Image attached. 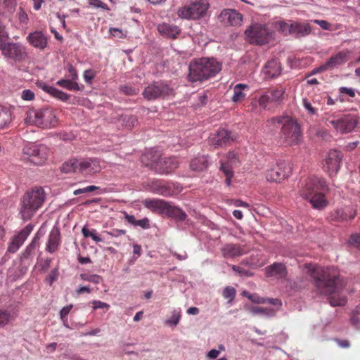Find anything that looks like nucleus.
<instances>
[{"mask_svg":"<svg viewBox=\"0 0 360 360\" xmlns=\"http://www.w3.org/2000/svg\"><path fill=\"white\" fill-rule=\"evenodd\" d=\"M236 290L233 287L227 286L223 290L222 295L225 299H228V302L230 304L235 299Z\"/></svg>","mask_w":360,"mask_h":360,"instance_id":"79ce46f5","label":"nucleus"},{"mask_svg":"<svg viewBox=\"0 0 360 360\" xmlns=\"http://www.w3.org/2000/svg\"><path fill=\"white\" fill-rule=\"evenodd\" d=\"M32 229L33 226L30 224H27L17 235L14 236L8 244V251L11 253L16 252L30 234Z\"/></svg>","mask_w":360,"mask_h":360,"instance_id":"aec40b11","label":"nucleus"},{"mask_svg":"<svg viewBox=\"0 0 360 360\" xmlns=\"http://www.w3.org/2000/svg\"><path fill=\"white\" fill-rule=\"evenodd\" d=\"M158 32L165 37L174 39L180 33V28L172 24L162 23L158 25Z\"/></svg>","mask_w":360,"mask_h":360,"instance_id":"7c9ffc66","label":"nucleus"},{"mask_svg":"<svg viewBox=\"0 0 360 360\" xmlns=\"http://www.w3.org/2000/svg\"><path fill=\"white\" fill-rule=\"evenodd\" d=\"M341 160V152L336 150H330L323 164L324 170L330 176L335 175L340 169Z\"/></svg>","mask_w":360,"mask_h":360,"instance_id":"f3484780","label":"nucleus"},{"mask_svg":"<svg viewBox=\"0 0 360 360\" xmlns=\"http://www.w3.org/2000/svg\"><path fill=\"white\" fill-rule=\"evenodd\" d=\"M17 314L8 310L0 309V327H4L15 320Z\"/></svg>","mask_w":360,"mask_h":360,"instance_id":"c9c22d12","label":"nucleus"},{"mask_svg":"<svg viewBox=\"0 0 360 360\" xmlns=\"http://www.w3.org/2000/svg\"><path fill=\"white\" fill-rule=\"evenodd\" d=\"M136 226H140L143 229H148L150 227L149 220L148 218L137 220Z\"/></svg>","mask_w":360,"mask_h":360,"instance_id":"0e129e2a","label":"nucleus"},{"mask_svg":"<svg viewBox=\"0 0 360 360\" xmlns=\"http://www.w3.org/2000/svg\"><path fill=\"white\" fill-rule=\"evenodd\" d=\"M96 189H98V187H96L95 186H86V187L83 188H79V189L75 190L73 192V194L75 195H77L82 194V193H88V192H92V191H94Z\"/></svg>","mask_w":360,"mask_h":360,"instance_id":"3c124183","label":"nucleus"},{"mask_svg":"<svg viewBox=\"0 0 360 360\" xmlns=\"http://www.w3.org/2000/svg\"><path fill=\"white\" fill-rule=\"evenodd\" d=\"M119 122H121L122 126H124L126 128L131 129L135 126L136 123L137 122V120L136 117L133 115H122L119 118Z\"/></svg>","mask_w":360,"mask_h":360,"instance_id":"e433bc0d","label":"nucleus"},{"mask_svg":"<svg viewBox=\"0 0 360 360\" xmlns=\"http://www.w3.org/2000/svg\"><path fill=\"white\" fill-rule=\"evenodd\" d=\"M72 308V304L67 305L64 307L60 311V316L63 322L64 323V325L69 328L68 325V320H67V316L70 313V310Z\"/></svg>","mask_w":360,"mask_h":360,"instance_id":"37998d69","label":"nucleus"},{"mask_svg":"<svg viewBox=\"0 0 360 360\" xmlns=\"http://www.w3.org/2000/svg\"><path fill=\"white\" fill-rule=\"evenodd\" d=\"M238 162V156L235 152H229L227 155L226 161H220V170L224 174L225 183L230 186L233 177L232 167L236 166Z\"/></svg>","mask_w":360,"mask_h":360,"instance_id":"6ab92c4d","label":"nucleus"},{"mask_svg":"<svg viewBox=\"0 0 360 360\" xmlns=\"http://www.w3.org/2000/svg\"><path fill=\"white\" fill-rule=\"evenodd\" d=\"M349 243L360 250V233H353L349 238Z\"/></svg>","mask_w":360,"mask_h":360,"instance_id":"c03bdc74","label":"nucleus"},{"mask_svg":"<svg viewBox=\"0 0 360 360\" xmlns=\"http://www.w3.org/2000/svg\"><path fill=\"white\" fill-rule=\"evenodd\" d=\"M61 169L65 173L75 172L79 173V160L71 159L64 162Z\"/></svg>","mask_w":360,"mask_h":360,"instance_id":"f704fd0d","label":"nucleus"},{"mask_svg":"<svg viewBox=\"0 0 360 360\" xmlns=\"http://www.w3.org/2000/svg\"><path fill=\"white\" fill-rule=\"evenodd\" d=\"M356 215V210L351 206L338 208L332 213L333 219L338 221L352 220Z\"/></svg>","mask_w":360,"mask_h":360,"instance_id":"b1692460","label":"nucleus"},{"mask_svg":"<svg viewBox=\"0 0 360 360\" xmlns=\"http://www.w3.org/2000/svg\"><path fill=\"white\" fill-rule=\"evenodd\" d=\"M348 51H340L330 57L323 64L312 70V74L331 70L345 64L349 60Z\"/></svg>","mask_w":360,"mask_h":360,"instance_id":"dca6fc26","label":"nucleus"},{"mask_svg":"<svg viewBox=\"0 0 360 360\" xmlns=\"http://www.w3.org/2000/svg\"><path fill=\"white\" fill-rule=\"evenodd\" d=\"M322 191H319V192L311 195L310 197L307 198V200H309L312 207L315 209H323L328 204L325 195L322 193Z\"/></svg>","mask_w":360,"mask_h":360,"instance_id":"2f4dec72","label":"nucleus"},{"mask_svg":"<svg viewBox=\"0 0 360 360\" xmlns=\"http://www.w3.org/2000/svg\"><path fill=\"white\" fill-rule=\"evenodd\" d=\"M101 170L100 162L97 158L79 160V173L93 174Z\"/></svg>","mask_w":360,"mask_h":360,"instance_id":"412c9836","label":"nucleus"},{"mask_svg":"<svg viewBox=\"0 0 360 360\" xmlns=\"http://www.w3.org/2000/svg\"><path fill=\"white\" fill-rule=\"evenodd\" d=\"M221 63L214 58H201L189 65L188 79L191 82H202L214 77L221 70Z\"/></svg>","mask_w":360,"mask_h":360,"instance_id":"7ed1b4c3","label":"nucleus"},{"mask_svg":"<svg viewBox=\"0 0 360 360\" xmlns=\"http://www.w3.org/2000/svg\"><path fill=\"white\" fill-rule=\"evenodd\" d=\"M327 188V185L324 179L317 176H308L302 181L300 187V195L302 198L307 199L311 195L324 191Z\"/></svg>","mask_w":360,"mask_h":360,"instance_id":"2eb2a0df","label":"nucleus"},{"mask_svg":"<svg viewBox=\"0 0 360 360\" xmlns=\"http://www.w3.org/2000/svg\"><path fill=\"white\" fill-rule=\"evenodd\" d=\"M324 120L328 127H332L340 133L350 132L359 124L358 117L352 115L340 116L335 113H327L324 116Z\"/></svg>","mask_w":360,"mask_h":360,"instance_id":"6e6552de","label":"nucleus"},{"mask_svg":"<svg viewBox=\"0 0 360 360\" xmlns=\"http://www.w3.org/2000/svg\"><path fill=\"white\" fill-rule=\"evenodd\" d=\"M51 262V259L46 258L44 260L41 262L40 266H41V270L44 272H46L48 271Z\"/></svg>","mask_w":360,"mask_h":360,"instance_id":"680f3d73","label":"nucleus"},{"mask_svg":"<svg viewBox=\"0 0 360 360\" xmlns=\"http://www.w3.org/2000/svg\"><path fill=\"white\" fill-rule=\"evenodd\" d=\"M50 155V149L44 144L27 143L22 148V160L35 165L46 162Z\"/></svg>","mask_w":360,"mask_h":360,"instance_id":"1a4fd4ad","label":"nucleus"},{"mask_svg":"<svg viewBox=\"0 0 360 360\" xmlns=\"http://www.w3.org/2000/svg\"><path fill=\"white\" fill-rule=\"evenodd\" d=\"M20 97L24 101H32L34 98V94L33 91H22Z\"/></svg>","mask_w":360,"mask_h":360,"instance_id":"13d9d810","label":"nucleus"},{"mask_svg":"<svg viewBox=\"0 0 360 360\" xmlns=\"http://www.w3.org/2000/svg\"><path fill=\"white\" fill-rule=\"evenodd\" d=\"M60 232L58 229H52L49 235V238L46 245V250L50 253L56 252L60 245Z\"/></svg>","mask_w":360,"mask_h":360,"instance_id":"c756f323","label":"nucleus"},{"mask_svg":"<svg viewBox=\"0 0 360 360\" xmlns=\"http://www.w3.org/2000/svg\"><path fill=\"white\" fill-rule=\"evenodd\" d=\"M150 157L151 160L147 163L150 169L158 174H169L174 171L179 165L176 158H160L158 154L153 155L151 153L146 154L142 158ZM144 162V160H142Z\"/></svg>","mask_w":360,"mask_h":360,"instance_id":"9b49d317","label":"nucleus"},{"mask_svg":"<svg viewBox=\"0 0 360 360\" xmlns=\"http://www.w3.org/2000/svg\"><path fill=\"white\" fill-rule=\"evenodd\" d=\"M303 105L304 108L308 111V113L310 115H314L316 113V109L314 108L311 103L307 100V98H303Z\"/></svg>","mask_w":360,"mask_h":360,"instance_id":"864d4df0","label":"nucleus"},{"mask_svg":"<svg viewBox=\"0 0 360 360\" xmlns=\"http://www.w3.org/2000/svg\"><path fill=\"white\" fill-rule=\"evenodd\" d=\"M314 22L319 25L324 30H330V24L328 22L324 20H314Z\"/></svg>","mask_w":360,"mask_h":360,"instance_id":"052dcab7","label":"nucleus"},{"mask_svg":"<svg viewBox=\"0 0 360 360\" xmlns=\"http://www.w3.org/2000/svg\"><path fill=\"white\" fill-rule=\"evenodd\" d=\"M304 271L312 278L313 284L319 293L331 295L329 297V302L332 306L345 305L346 297L340 295L338 292L347 285V281L340 278L338 269L306 263L304 264Z\"/></svg>","mask_w":360,"mask_h":360,"instance_id":"f257e3e1","label":"nucleus"},{"mask_svg":"<svg viewBox=\"0 0 360 360\" xmlns=\"http://www.w3.org/2000/svg\"><path fill=\"white\" fill-rule=\"evenodd\" d=\"M207 165L206 156H198L191 160L190 168L195 172H202L207 167Z\"/></svg>","mask_w":360,"mask_h":360,"instance_id":"72a5a7b5","label":"nucleus"},{"mask_svg":"<svg viewBox=\"0 0 360 360\" xmlns=\"http://www.w3.org/2000/svg\"><path fill=\"white\" fill-rule=\"evenodd\" d=\"M143 204L153 212L166 214L179 221L185 220L187 216L181 209L162 199H146Z\"/></svg>","mask_w":360,"mask_h":360,"instance_id":"423d86ee","label":"nucleus"},{"mask_svg":"<svg viewBox=\"0 0 360 360\" xmlns=\"http://www.w3.org/2000/svg\"><path fill=\"white\" fill-rule=\"evenodd\" d=\"M142 253V248L140 245L135 244L133 246V254L134 257L135 259H136L138 257H139L141 255Z\"/></svg>","mask_w":360,"mask_h":360,"instance_id":"e2e57ef3","label":"nucleus"},{"mask_svg":"<svg viewBox=\"0 0 360 360\" xmlns=\"http://www.w3.org/2000/svg\"><path fill=\"white\" fill-rule=\"evenodd\" d=\"M248 299L250 301H252V302L257 303V304L266 302V299L259 297L258 295H257L255 293L252 294V295H248Z\"/></svg>","mask_w":360,"mask_h":360,"instance_id":"6e6d98bb","label":"nucleus"},{"mask_svg":"<svg viewBox=\"0 0 360 360\" xmlns=\"http://www.w3.org/2000/svg\"><path fill=\"white\" fill-rule=\"evenodd\" d=\"M232 269L234 272L239 274L240 276H250L252 275L248 270L244 269L238 266L233 265Z\"/></svg>","mask_w":360,"mask_h":360,"instance_id":"5fc2aeb1","label":"nucleus"},{"mask_svg":"<svg viewBox=\"0 0 360 360\" xmlns=\"http://www.w3.org/2000/svg\"><path fill=\"white\" fill-rule=\"evenodd\" d=\"M39 237L38 234H36V236L32 238L31 243L27 245L31 250H32L34 252L37 247L39 245Z\"/></svg>","mask_w":360,"mask_h":360,"instance_id":"4d7b16f0","label":"nucleus"},{"mask_svg":"<svg viewBox=\"0 0 360 360\" xmlns=\"http://www.w3.org/2000/svg\"><path fill=\"white\" fill-rule=\"evenodd\" d=\"M289 169L288 162L284 160L272 161L266 171V179L268 181L280 182L288 176Z\"/></svg>","mask_w":360,"mask_h":360,"instance_id":"4468645a","label":"nucleus"},{"mask_svg":"<svg viewBox=\"0 0 360 360\" xmlns=\"http://www.w3.org/2000/svg\"><path fill=\"white\" fill-rule=\"evenodd\" d=\"M147 186L149 191L165 197L172 195L173 193L172 188L161 180L151 181Z\"/></svg>","mask_w":360,"mask_h":360,"instance_id":"4be33fe9","label":"nucleus"},{"mask_svg":"<svg viewBox=\"0 0 360 360\" xmlns=\"http://www.w3.org/2000/svg\"><path fill=\"white\" fill-rule=\"evenodd\" d=\"M57 84L63 88H65L68 90H79L78 84L74 81L69 79H61L59 80Z\"/></svg>","mask_w":360,"mask_h":360,"instance_id":"ea45409f","label":"nucleus"},{"mask_svg":"<svg viewBox=\"0 0 360 360\" xmlns=\"http://www.w3.org/2000/svg\"><path fill=\"white\" fill-rule=\"evenodd\" d=\"M25 122L27 124L39 128L51 129L57 126L58 119L53 108H46L29 110L26 112Z\"/></svg>","mask_w":360,"mask_h":360,"instance_id":"20e7f679","label":"nucleus"},{"mask_svg":"<svg viewBox=\"0 0 360 360\" xmlns=\"http://www.w3.org/2000/svg\"><path fill=\"white\" fill-rule=\"evenodd\" d=\"M281 125V137L288 145L297 144L302 139V132L296 120L288 115L273 117L266 121L269 128Z\"/></svg>","mask_w":360,"mask_h":360,"instance_id":"f03ea898","label":"nucleus"},{"mask_svg":"<svg viewBox=\"0 0 360 360\" xmlns=\"http://www.w3.org/2000/svg\"><path fill=\"white\" fill-rule=\"evenodd\" d=\"M218 20L225 26L240 25L243 15L235 9H223L218 15Z\"/></svg>","mask_w":360,"mask_h":360,"instance_id":"a211bd4d","label":"nucleus"},{"mask_svg":"<svg viewBox=\"0 0 360 360\" xmlns=\"http://www.w3.org/2000/svg\"><path fill=\"white\" fill-rule=\"evenodd\" d=\"M245 34L251 44L259 46L270 43L274 38V32L268 25L259 23L250 25Z\"/></svg>","mask_w":360,"mask_h":360,"instance_id":"0eeeda50","label":"nucleus"},{"mask_svg":"<svg viewBox=\"0 0 360 360\" xmlns=\"http://www.w3.org/2000/svg\"><path fill=\"white\" fill-rule=\"evenodd\" d=\"M180 318V312H174L172 317L165 321V323L169 326H176L179 323Z\"/></svg>","mask_w":360,"mask_h":360,"instance_id":"49530a36","label":"nucleus"},{"mask_svg":"<svg viewBox=\"0 0 360 360\" xmlns=\"http://www.w3.org/2000/svg\"><path fill=\"white\" fill-rule=\"evenodd\" d=\"M0 50L6 60L15 63L22 62L27 58L25 47L20 43L8 42L4 44Z\"/></svg>","mask_w":360,"mask_h":360,"instance_id":"ddd939ff","label":"nucleus"},{"mask_svg":"<svg viewBox=\"0 0 360 360\" xmlns=\"http://www.w3.org/2000/svg\"><path fill=\"white\" fill-rule=\"evenodd\" d=\"M253 311L255 313L264 314H266L267 316H274L276 314V310H274L273 309H269V308H265V307H255L253 309Z\"/></svg>","mask_w":360,"mask_h":360,"instance_id":"a18cd8bd","label":"nucleus"},{"mask_svg":"<svg viewBox=\"0 0 360 360\" xmlns=\"http://www.w3.org/2000/svg\"><path fill=\"white\" fill-rule=\"evenodd\" d=\"M234 138L231 132L224 129H219L217 132L211 138L212 145L215 148L227 144L233 141Z\"/></svg>","mask_w":360,"mask_h":360,"instance_id":"393cba45","label":"nucleus"},{"mask_svg":"<svg viewBox=\"0 0 360 360\" xmlns=\"http://www.w3.org/2000/svg\"><path fill=\"white\" fill-rule=\"evenodd\" d=\"M34 255V252L32 250H31V249H30V248H28L27 246L25 251L22 253L21 259H27L30 257H32Z\"/></svg>","mask_w":360,"mask_h":360,"instance_id":"338daca9","label":"nucleus"},{"mask_svg":"<svg viewBox=\"0 0 360 360\" xmlns=\"http://www.w3.org/2000/svg\"><path fill=\"white\" fill-rule=\"evenodd\" d=\"M210 4L207 0H194L188 5L180 7L177 11L178 16L186 20H200L207 15Z\"/></svg>","mask_w":360,"mask_h":360,"instance_id":"9d476101","label":"nucleus"},{"mask_svg":"<svg viewBox=\"0 0 360 360\" xmlns=\"http://www.w3.org/2000/svg\"><path fill=\"white\" fill-rule=\"evenodd\" d=\"M107 233L112 237L117 238L121 235H125L127 233V231L123 229H112L111 231H108Z\"/></svg>","mask_w":360,"mask_h":360,"instance_id":"bf43d9fd","label":"nucleus"},{"mask_svg":"<svg viewBox=\"0 0 360 360\" xmlns=\"http://www.w3.org/2000/svg\"><path fill=\"white\" fill-rule=\"evenodd\" d=\"M245 97V94L243 91H236L233 96V101L234 102L241 101Z\"/></svg>","mask_w":360,"mask_h":360,"instance_id":"774afa93","label":"nucleus"},{"mask_svg":"<svg viewBox=\"0 0 360 360\" xmlns=\"http://www.w3.org/2000/svg\"><path fill=\"white\" fill-rule=\"evenodd\" d=\"M46 193L41 187H34L25 193L22 198L20 214L24 220L30 219L42 206Z\"/></svg>","mask_w":360,"mask_h":360,"instance_id":"39448f33","label":"nucleus"},{"mask_svg":"<svg viewBox=\"0 0 360 360\" xmlns=\"http://www.w3.org/2000/svg\"><path fill=\"white\" fill-rule=\"evenodd\" d=\"M51 96L61 100L64 102H73L74 98H72L71 96L67 94L65 91H47Z\"/></svg>","mask_w":360,"mask_h":360,"instance_id":"58836bf2","label":"nucleus"},{"mask_svg":"<svg viewBox=\"0 0 360 360\" xmlns=\"http://www.w3.org/2000/svg\"><path fill=\"white\" fill-rule=\"evenodd\" d=\"M264 74L270 78H274L281 75V65L276 58L269 60L264 68Z\"/></svg>","mask_w":360,"mask_h":360,"instance_id":"c85d7f7f","label":"nucleus"},{"mask_svg":"<svg viewBox=\"0 0 360 360\" xmlns=\"http://www.w3.org/2000/svg\"><path fill=\"white\" fill-rule=\"evenodd\" d=\"M8 38V34L6 31L4 27H0V48H1L4 44L8 43L7 41Z\"/></svg>","mask_w":360,"mask_h":360,"instance_id":"8fccbe9b","label":"nucleus"},{"mask_svg":"<svg viewBox=\"0 0 360 360\" xmlns=\"http://www.w3.org/2000/svg\"><path fill=\"white\" fill-rule=\"evenodd\" d=\"M94 76V72L92 70L89 69L84 71V78L86 82H90Z\"/></svg>","mask_w":360,"mask_h":360,"instance_id":"69168bd1","label":"nucleus"},{"mask_svg":"<svg viewBox=\"0 0 360 360\" xmlns=\"http://www.w3.org/2000/svg\"><path fill=\"white\" fill-rule=\"evenodd\" d=\"M267 276H276L278 278H284L287 276V269L284 264L274 262L265 268Z\"/></svg>","mask_w":360,"mask_h":360,"instance_id":"a878e982","label":"nucleus"},{"mask_svg":"<svg viewBox=\"0 0 360 360\" xmlns=\"http://www.w3.org/2000/svg\"><path fill=\"white\" fill-rule=\"evenodd\" d=\"M89 4L90 6H94L95 8H101L105 11L110 10L109 6L101 0H89Z\"/></svg>","mask_w":360,"mask_h":360,"instance_id":"de8ad7c7","label":"nucleus"},{"mask_svg":"<svg viewBox=\"0 0 360 360\" xmlns=\"http://www.w3.org/2000/svg\"><path fill=\"white\" fill-rule=\"evenodd\" d=\"M82 233L84 238L91 237L92 240L96 243L103 241V239L96 234V231L95 229L90 230L84 226L82 229Z\"/></svg>","mask_w":360,"mask_h":360,"instance_id":"4c0bfd02","label":"nucleus"},{"mask_svg":"<svg viewBox=\"0 0 360 360\" xmlns=\"http://www.w3.org/2000/svg\"><path fill=\"white\" fill-rule=\"evenodd\" d=\"M221 252L225 258L240 257L245 253L239 244L229 243L221 248Z\"/></svg>","mask_w":360,"mask_h":360,"instance_id":"bb28decb","label":"nucleus"},{"mask_svg":"<svg viewBox=\"0 0 360 360\" xmlns=\"http://www.w3.org/2000/svg\"><path fill=\"white\" fill-rule=\"evenodd\" d=\"M280 30L284 35H291L296 39H300L309 35L311 32V27L308 23H301L292 21L290 23L281 22Z\"/></svg>","mask_w":360,"mask_h":360,"instance_id":"f8f14e48","label":"nucleus"},{"mask_svg":"<svg viewBox=\"0 0 360 360\" xmlns=\"http://www.w3.org/2000/svg\"><path fill=\"white\" fill-rule=\"evenodd\" d=\"M27 39L31 45L40 49H44L47 44V39L41 31H35L29 34Z\"/></svg>","mask_w":360,"mask_h":360,"instance_id":"cd10ccee","label":"nucleus"},{"mask_svg":"<svg viewBox=\"0 0 360 360\" xmlns=\"http://www.w3.org/2000/svg\"><path fill=\"white\" fill-rule=\"evenodd\" d=\"M162 91H143V95L148 100L155 99L160 96Z\"/></svg>","mask_w":360,"mask_h":360,"instance_id":"603ef678","label":"nucleus"},{"mask_svg":"<svg viewBox=\"0 0 360 360\" xmlns=\"http://www.w3.org/2000/svg\"><path fill=\"white\" fill-rule=\"evenodd\" d=\"M93 304L92 307L94 310H96L98 309H105L108 310L110 309V305L108 303L101 302L100 300H94L91 302Z\"/></svg>","mask_w":360,"mask_h":360,"instance_id":"09e8293b","label":"nucleus"},{"mask_svg":"<svg viewBox=\"0 0 360 360\" xmlns=\"http://www.w3.org/2000/svg\"><path fill=\"white\" fill-rule=\"evenodd\" d=\"M12 120V110L8 107L0 105V129L8 127Z\"/></svg>","mask_w":360,"mask_h":360,"instance_id":"473e14b6","label":"nucleus"},{"mask_svg":"<svg viewBox=\"0 0 360 360\" xmlns=\"http://www.w3.org/2000/svg\"><path fill=\"white\" fill-rule=\"evenodd\" d=\"M80 278L83 281L91 282L95 284H98L102 281V277L96 274H82L80 275Z\"/></svg>","mask_w":360,"mask_h":360,"instance_id":"a19ab883","label":"nucleus"},{"mask_svg":"<svg viewBox=\"0 0 360 360\" xmlns=\"http://www.w3.org/2000/svg\"><path fill=\"white\" fill-rule=\"evenodd\" d=\"M284 91H266L259 98V105L263 108H266L269 104L279 103L283 98Z\"/></svg>","mask_w":360,"mask_h":360,"instance_id":"5701e85b","label":"nucleus"}]
</instances>
